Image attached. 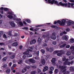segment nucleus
Masks as SVG:
<instances>
[{
  "label": "nucleus",
  "mask_w": 74,
  "mask_h": 74,
  "mask_svg": "<svg viewBox=\"0 0 74 74\" xmlns=\"http://www.w3.org/2000/svg\"><path fill=\"white\" fill-rule=\"evenodd\" d=\"M59 4L61 6H62L64 7V6H65V7H66L67 6V3H62V2H60L59 3Z\"/></svg>",
  "instance_id": "nucleus-7"
},
{
  "label": "nucleus",
  "mask_w": 74,
  "mask_h": 74,
  "mask_svg": "<svg viewBox=\"0 0 74 74\" xmlns=\"http://www.w3.org/2000/svg\"><path fill=\"white\" fill-rule=\"evenodd\" d=\"M70 42L72 43H73V42H74V39L73 38L70 39Z\"/></svg>",
  "instance_id": "nucleus-32"
},
{
  "label": "nucleus",
  "mask_w": 74,
  "mask_h": 74,
  "mask_svg": "<svg viewBox=\"0 0 74 74\" xmlns=\"http://www.w3.org/2000/svg\"><path fill=\"white\" fill-rule=\"evenodd\" d=\"M29 62L32 63H36V61L33 60V58H31L29 59Z\"/></svg>",
  "instance_id": "nucleus-9"
},
{
  "label": "nucleus",
  "mask_w": 74,
  "mask_h": 74,
  "mask_svg": "<svg viewBox=\"0 0 74 74\" xmlns=\"http://www.w3.org/2000/svg\"><path fill=\"white\" fill-rule=\"evenodd\" d=\"M56 60V58H52L51 61L53 64H55V63Z\"/></svg>",
  "instance_id": "nucleus-13"
},
{
  "label": "nucleus",
  "mask_w": 74,
  "mask_h": 74,
  "mask_svg": "<svg viewBox=\"0 0 74 74\" xmlns=\"http://www.w3.org/2000/svg\"><path fill=\"white\" fill-rule=\"evenodd\" d=\"M23 30H28V28L27 27H24V28H23Z\"/></svg>",
  "instance_id": "nucleus-52"
},
{
  "label": "nucleus",
  "mask_w": 74,
  "mask_h": 74,
  "mask_svg": "<svg viewBox=\"0 0 74 74\" xmlns=\"http://www.w3.org/2000/svg\"><path fill=\"white\" fill-rule=\"evenodd\" d=\"M39 29H40L38 28H35L34 31V32H37V30H38Z\"/></svg>",
  "instance_id": "nucleus-40"
},
{
  "label": "nucleus",
  "mask_w": 74,
  "mask_h": 74,
  "mask_svg": "<svg viewBox=\"0 0 74 74\" xmlns=\"http://www.w3.org/2000/svg\"><path fill=\"white\" fill-rule=\"evenodd\" d=\"M50 69V70H51V71H53L54 70V68L52 66H51L50 68H49Z\"/></svg>",
  "instance_id": "nucleus-26"
},
{
  "label": "nucleus",
  "mask_w": 74,
  "mask_h": 74,
  "mask_svg": "<svg viewBox=\"0 0 74 74\" xmlns=\"http://www.w3.org/2000/svg\"><path fill=\"white\" fill-rule=\"evenodd\" d=\"M55 0H52V1H50V3H49V4H50V3H51V4H53V3H54L55 2Z\"/></svg>",
  "instance_id": "nucleus-33"
},
{
  "label": "nucleus",
  "mask_w": 74,
  "mask_h": 74,
  "mask_svg": "<svg viewBox=\"0 0 74 74\" xmlns=\"http://www.w3.org/2000/svg\"><path fill=\"white\" fill-rule=\"evenodd\" d=\"M40 51L42 52V53L43 55V54H44V53L45 52V50H44L43 49H41L40 50Z\"/></svg>",
  "instance_id": "nucleus-29"
},
{
  "label": "nucleus",
  "mask_w": 74,
  "mask_h": 74,
  "mask_svg": "<svg viewBox=\"0 0 74 74\" xmlns=\"http://www.w3.org/2000/svg\"><path fill=\"white\" fill-rule=\"evenodd\" d=\"M68 8H70V7H71V3H68Z\"/></svg>",
  "instance_id": "nucleus-46"
},
{
  "label": "nucleus",
  "mask_w": 74,
  "mask_h": 74,
  "mask_svg": "<svg viewBox=\"0 0 74 74\" xmlns=\"http://www.w3.org/2000/svg\"><path fill=\"white\" fill-rule=\"evenodd\" d=\"M27 51L24 52L23 53V54L24 55H27V56L28 58H29L30 57H32V55L31 54H29V51L30 52H33V50H31L30 49H27Z\"/></svg>",
  "instance_id": "nucleus-1"
},
{
  "label": "nucleus",
  "mask_w": 74,
  "mask_h": 74,
  "mask_svg": "<svg viewBox=\"0 0 74 74\" xmlns=\"http://www.w3.org/2000/svg\"><path fill=\"white\" fill-rule=\"evenodd\" d=\"M8 35L10 36H12V34H11V32L10 31L8 33Z\"/></svg>",
  "instance_id": "nucleus-44"
},
{
  "label": "nucleus",
  "mask_w": 74,
  "mask_h": 74,
  "mask_svg": "<svg viewBox=\"0 0 74 74\" xmlns=\"http://www.w3.org/2000/svg\"><path fill=\"white\" fill-rule=\"evenodd\" d=\"M51 27H52V28H54L55 29H56V27H57L55 25H52L51 26Z\"/></svg>",
  "instance_id": "nucleus-45"
},
{
  "label": "nucleus",
  "mask_w": 74,
  "mask_h": 74,
  "mask_svg": "<svg viewBox=\"0 0 74 74\" xmlns=\"http://www.w3.org/2000/svg\"><path fill=\"white\" fill-rule=\"evenodd\" d=\"M70 65V62H67V65H68V66H69V65Z\"/></svg>",
  "instance_id": "nucleus-64"
},
{
  "label": "nucleus",
  "mask_w": 74,
  "mask_h": 74,
  "mask_svg": "<svg viewBox=\"0 0 74 74\" xmlns=\"http://www.w3.org/2000/svg\"><path fill=\"white\" fill-rule=\"evenodd\" d=\"M4 33V32L1 31H0V37H1V34H3Z\"/></svg>",
  "instance_id": "nucleus-55"
},
{
  "label": "nucleus",
  "mask_w": 74,
  "mask_h": 74,
  "mask_svg": "<svg viewBox=\"0 0 74 74\" xmlns=\"http://www.w3.org/2000/svg\"><path fill=\"white\" fill-rule=\"evenodd\" d=\"M70 70L71 71L74 72V67H71L70 69Z\"/></svg>",
  "instance_id": "nucleus-21"
},
{
  "label": "nucleus",
  "mask_w": 74,
  "mask_h": 74,
  "mask_svg": "<svg viewBox=\"0 0 74 74\" xmlns=\"http://www.w3.org/2000/svg\"><path fill=\"white\" fill-rule=\"evenodd\" d=\"M0 45H3V46H4L5 45V43L4 42L0 43Z\"/></svg>",
  "instance_id": "nucleus-47"
},
{
  "label": "nucleus",
  "mask_w": 74,
  "mask_h": 74,
  "mask_svg": "<svg viewBox=\"0 0 74 74\" xmlns=\"http://www.w3.org/2000/svg\"><path fill=\"white\" fill-rule=\"evenodd\" d=\"M67 62H66L65 61L63 63V65L64 66H66V65H67Z\"/></svg>",
  "instance_id": "nucleus-58"
},
{
  "label": "nucleus",
  "mask_w": 74,
  "mask_h": 74,
  "mask_svg": "<svg viewBox=\"0 0 74 74\" xmlns=\"http://www.w3.org/2000/svg\"><path fill=\"white\" fill-rule=\"evenodd\" d=\"M59 52L60 53H62V54L64 53V51H63V50H61L59 51Z\"/></svg>",
  "instance_id": "nucleus-37"
},
{
  "label": "nucleus",
  "mask_w": 74,
  "mask_h": 74,
  "mask_svg": "<svg viewBox=\"0 0 74 74\" xmlns=\"http://www.w3.org/2000/svg\"><path fill=\"white\" fill-rule=\"evenodd\" d=\"M13 45H14V46L16 47V46H17V45H18V43L16 42H14L13 43Z\"/></svg>",
  "instance_id": "nucleus-30"
},
{
  "label": "nucleus",
  "mask_w": 74,
  "mask_h": 74,
  "mask_svg": "<svg viewBox=\"0 0 74 74\" xmlns=\"http://www.w3.org/2000/svg\"><path fill=\"white\" fill-rule=\"evenodd\" d=\"M66 46V44L65 43L63 44L62 45H61L60 46V48H63L65 47V46Z\"/></svg>",
  "instance_id": "nucleus-23"
},
{
  "label": "nucleus",
  "mask_w": 74,
  "mask_h": 74,
  "mask_svg": "<svg viewBox=\"0 0 74 74\" xmlns=\"http://www.w3.org/2000/svg\"><path fill=\"white\" fill-rule=\"evenodd\" d=\"M10 23L12 27H15V24L14 23L13 21H10Z\"/></svg>",
  "instance_id": "nucleus-8"
},
{
  "label": "nucleus",
  "mask_w": 74,
  "mask_h": 74,
  "mask_svg": "<svg viewBox=\"0 0 74 74\" xmlns=\"http://www.w3.org/2000/svg\"><path fill=\"white\" fill-rule=\"evenodd\" d=\"M48 70V67L47 66H45L43 70V72H45L46 71H47Z\"/></svg>",
  "instance_id": "nucleus-12"
},
{
  "label": "nucleus",
  "mask_w": 74,
  "mask_h": 74,
  "mask_svg": "<svg viewBox=\"0 0 74 74\" xmlns=\"http://www.w3.org/2000/svg\"><path fill=\"white\" fill-rule=\"evenodd\" d=\"M7 17L9 18V19H12L13 18V16L11 15H8L7 16Z\"/></svg>",
  "instance_id": "nucleus-24"
},
{
  "label": "nucleus",
  "mask_w": 74,
  "mask_h": 74,
  "mask_svg": "<svg viewBox=\"0 0 74 74\" xmlns=\"http://www.w3.org/2000/svg\"><path fill=\"white\" fill-rule=\"evenodd\" d=\"M71 52L69 51H67L66 53V55L67 56H70V55H71Z\"/></svg>",
  "instance_id": "nucleus-22"
},
{
  "label": "nucleus",
  "mask_w": 74,
  "mask_h": 74,
  "mask_svg": "<svg viewBox=\"0 0 74 74\" xmlns=\"http://www.w3.org/2000/svg\"><path fill=\"white\" fill-rule=\"evenodd\" d=\"M42 26V25H38L37 26L35 27H41V26Z\"/></svg>",
  "instance_id": "nucleus-60"
},
{
  "label": "nucleus",
  "mask_w": 74,
  "mask_h": 74,
  "mask_svg": "<svg viewBox=\"0 0 74 74\" xmlns=\"http://www.w3.org/2000/svg\"><path fill=\"white\" fill-rule=\"evenodd\" d=\"M37 71L38 72V73H41V70L39 69H37Z\"/></svg>",
  "instance_id": "nucleus-48"
},
{
  "label": "nucleus",
  "mask_w": 74,
  "mask_h": 74,
  "mask_svg": "<svg viewBox=\"0 0 74 74\" xmlns=\"http://www.w3.org/2000/svg\"><path fill=\"white\" fill-rule=\"evenodd\" d=\"M62 38L63 39V40H65L66 41H67V40H68L67 39V37L65 35L63 36Z\"/></svg>",
  "instance_id": "nucleus-14"
},
{
  "label": "nucleus",
  "mask_w": 74,
  "mask_h": 74,
  "mask_svg": "<svg viewBox=\"0 0 74 74\" xmlns=\"http://www.w3.org/2000/svg\"><path fill=\"white\" fill-rule=\"evenodd\" d=\"M26 22H27V23H31V21L29 19H27L26 20Z\"/></svg>",
  "instance_id": "nucleus-27"
},
{
  "label": "nucleus",
  "mask_w": 74,
  "mask_h": 74,
  "mask_svg": "<svg viewBox=\"0 0 74 74\" xmlns=\"http://www.w3.org/2000/svg\"><path fill=\"white\" fill-rule=\"evenodd\" d=\"M25 62L26 63H28V64H29V62H30V61H29V60H26L25 61Z\"/></svg>",
  "instance_id": "nucleus-42"
},
{
  "label": "nucleus",
  "mask_w": 74,
  "mask_h": 74,
  "mask_svg": "<svg viewBox=\"0 0 74 74\" xmlns=\"http://www.w3.org/2000/svg\"><path fill=\"white\" fill-rule=\"evenodd\" d=\"M36 71H32V72H31V74H36Z\"/></svg>",
  "instance_id": "nucleus-56"
},
{
  "label": "nucleus",
  "mask_w": 74,
  "mask_h": 74,
  "mask_svg": "<svg viewBox=\"0 0 74 74\" xmlns=\"http://www.w3.org/2000/svg\"><path fill=\"white\" fill-rule=\"evenodd\" d=\"M41 62L43 65H45V60L44 59H42L41 60Z\"/></svg>",
  "instance_id": "nucleus-15"
},
{
  "label": "nucleus",
  "mask_w": 74,
  "mask_h": 74,
  "mask_svg": "<svg viewBox=\"0 0 74 74\" xmlns=\"http://www.w3.org/2000/svg\"><path fill=\"white\" fill-rule=\"evenodd\" d=\"M51 38L52 40H55L56 39V34L55 32H53L52 34V35L50 37Z\"/></svg>",
  "instance_id": "nucleus-4"
},
{
  "label": "nucleus",
  "mask_w": 74,
  "mask_h": 74,
  "mask_svg": "<svg viewBox=\"0 0 74 74\" xmlns=\"http://www.w3.org/2000/svg\"><path fill=\"white\" fill-rule=\"evenodd\" d=\"M26 71H27V69H26L25 68H24L23 69L22 71V73H25L26 72Z\"/></svg>",
  "instance_id": "nucleus-18"
},
{
  "label": "nucleus",
  "mask_w": 74,
  "mask_h": 74,
  "mask_svg": "<svg viewBox=\"0 0 74 74\" xmlns=\"http://www.w3.org/2000/svg\"><path fill=\"white\" fill-rule=\"evenodd\" d=\"M35 59L36 60H39V59H40L39 57H38V56L35 57Z\"/></svg>",
  "instance_id": "nucleus-54"
},
{
  "label": "nucleus",
  "mask_w": 74,
  "mask_h": 74,
  "mask_svg": "<svg viewBox=\"0 0 74 74\" xmlns=\"http://www.w3.org/2000/svg\"><path fill=\"white\" fill-rule=\"evenodd\" d=\"M66 22V20L63 19L62 20L61 22V21H60V20H58L57 22L58 23H59L60 24V26H63V25H65Z\"/></svg>",
  "instance_id": "nucleus-2"
},
{
  "label": "nucleus",
  "mask_w": 74,
  "mask_h": 74,
  "mask_svg": "<svg viewBox=\"0 0 74 74\" xmlns=\"http://www.w3.org/2000/svg\"><path fill=\"white\" fill-rule=\"evenodd\" d=\"M58 71H59V70L58 69H56L54 71V72L56 74H57L58 73Z\"/></svg>",
  "instance_id": "nucleus-34"
},
{
  "label": "nucleus",
  "mask_w": 74,
  "mask_h": 74,
  "mask_svg": "<svg viewBox=\"0 0 74 74\" xmlns=\"http://www.w3.org/2000/svg\"><path fill=\"white\" fill-rule=\"evenodd\" d=\"M30 66H25V69H30Z\"/></svg>",
  "instance_id": "nucleus-43"
},
{
  "label": "nucleus",
  "mask_w": 74,
  "mask_h": 74,
  "mask_svg": "<svg viewBox=\"0 0 74 74\" xmlns=\"http://www.w3.org/2000/svg\"><path fill=\"white\" fill-rule=\"evenodd\" d=\"M37 41L38 44H41V39L39 37Z\"/></svg>",
  "instance_id": "nucleus-17"
},
{
  "label": "nucleus",
  "mask_w": 74,
  "mask_h": 74,
  "mask_svg": "<svg viewBox=\"0 0 74 74\" xmlns=\"http://www.w3.org/2000/svg\"><path fill=\"white\" fill-rule=\"evenodd\" d=\"M14 20L16 21H16V23H18V21H21V18H14Z\"/></svg>",
  "instance_id": "nucleus-11"
},
{
  "label": "nucleus",
  "mask_w": 74,
  "mask_h": 74,
  "mask_svg": "<svg viewBox=\"0 0 74 74\" xmlns=\"http://www.w3.org/2000/svg\"><path fill=\"white\" fill-rule=\"evenodd\" d=\"M15 57V56L14 55H13L10 56V58L11 59H14Z\"/></svg>",
  "instance_id": "nucleus-20"
},
{
  "label": "nucleus",
  "mask_w": 74,
  "mask_h": 74,
  "mask_svg": "<svg viewBox=\"0 0 74 74\" xmlns=\"http://www.w3.org/2000/svg\"><path fill=\"white\" fill-rule=\"evenodd\" d=\"M54 4H56L58 6H60V5L59 3H58V1H57L55 0Z\"/></svg>",
  "instance_id": "nucleus-19"
},
{
  "label": "nucleus",
  "mask_w": 74,
  "mask_h": 74,
  "mask_svg": "<svg viewBox=\"0 0 74 74\" xmlns=\"http://www.w3.org/2000/svg\"><path fill=\"white\" fill-rule=\"evenodd\" d=\"M59 50H56L54 51L53 52V54H56L57 53H59Z\"/></svg>",
  "instance_id": "nucleus-28"
},
{
  "label": "nucleus",
  "mask_w": 74,
  "mask_h": 74,
  "mask_svg": "<svg viewBox=\"0 0 74 74\" xmlns=\"http://www.w3.org/2000/svg\"><path fill=\"white\" fill-rule=\"evenodd\" d=\"M70 49H73V50L74 51V46H72L70 48Z\"/></svg>",
  "instance_id": "nucleus-39"
},
{
  "label": "nucleus",
  "mask_w": 74,
  "mask_h": 74,
  "mask_svg": "<svg viewBox=\"0 0 74 74\" xmlns=\"http://www.w3.org/2000/svg\"><path fill=\"white\" fill-rule=\"evenodd\" d=\"M70 47V45H67L66 46V48H69Z\"/></svg>",
  "instance_id": "nucleus-57"
},
{
  "label": "nucleus",
  "mask_w": 74,
  "mask_h": 74,
  "mask_svg": "<svg viewBox=\"0 0 74 74\" xmlns=\"http://www.w3.org/2000/svg\"><path fill=\"white\" fill-rule=\"evenodd\" d=\"M6 72L8 74H9L11 72V70L10 69H7L6 71Z\"/></svg>",
  "instance_id": "nucleus-31"
},
{
  "label": "nucleus",
  "mask_w": 74,
  "mask_h": 74,
  "mask_svg": "<svg viewBox=\"0 0 74 74\" xmlns=\"http://www.w3.org/2000/svg\"><path fill=\"white\" fill-rule=\"evenodd\" d=\"M36 42V40L35 39H33L30 42V45H32L33 44H35Z\"/></svg>",
  "instance_id": "nucleus-10"
},
{
  "label": "nucleus",
  "mask_w": 74,
  "mask_h": 74,
  "mask_svg": "<svg viewBox=\"0 0 74 74\" xmlns=\"http://www.w3.org/2000/svg\"><path fill=\"white\" fill-rule=\"evenodd\" d=\"M32 67L33 69H36L37 68V66L35 65H33L32 66Z\"/></svg>",
  "instance_id": "nucleus-53"
},
{
  "label": "nucleus",
  "mask_w": 74,
  "mask_h": 74,
  "mask_svg": "<svg viewBox=\"0 0 74 74\" xmlns=\"http://www.w3.org/2000/svg\"><path fill=\"white\" fill-rule=\"evenodd\" d=\"M7 66V65L6 64H4L3 66V68H6Z\"/></svg>",
  "instance_id": "nucleus-50"
},
{
  "label": "nucleus",
  "mask_w": 74,
  "mask_h": 74,
  "mask_svg": "<svg viewBox=\"0 0 74 74\" xmlns=\"http://www.w3.org/2000/svg\"><path fill=\"white\" fill-rule=\"evenodd\" d=\"M70 60H73L74 59V57L72 56H71L69 57Z\"/></svg>",
  "instance_id": "nucleus-36"
},
{
  "label": "nucleus",
  "mask_w": 74,
  "mask_h": 74,
  "mask_svg": "<svg viewBox=\"0 0 74 74\" xmlns=\"http://www.w3.org/2000/svg\"><path fill=\"white\" fill-rule=\"evenodd\" d=\"M20 26H23V23H22L21 21H18V23H17Z\"/></svg>",
  "instance_id": "nucleus-16"
},
{
  "label": "nucleus",
  "mask_w": 74,
  "mask_h": 74,
  "mask_svg": "<svg viewBox=\"0 0 74 74\" xmlns=\"http://www.w3.org/2000/svg\"><path fill=\"white\" fill-rule=\"evenodd\" d=\"M53 45H56V41H54L53 42Z\"/></svg>",
  "instance_id": "nucleus-61"
},
{
  "label": "nucleus",
  "mask_w": 74,
  "mask_h": 74,
  "mask_svg": "<svg viewBox=\"0 0 74 74\" xmlns=\"http://www.w3.org/2000/svg\"><path fill=\"white\" fill-rule=\"evenodd\" d=\"M4 10L5 11H7L8 10V8H4Z\"/></svg>",
  "instance_id": "nucleus-49"
},
{
  "label": "nucleus",
  "mask_w": 74,
  "mask_h": 74,
  "mask_svg": "<svg viewBox=\"0 0 74 74\" xmlns=\"http://www.w3.org/2000/svg\"><path fill=\"white\" fill-rule=\"evenodd\" d=\"M71 25H74V22L71 21H70L67 22V26H71Z\"/></svg>",
  "instance_id": "nucleus-6"
},
{
  "label": "nucleus",
  "mask_w": 74,
  "mask_h": 74,
  "mask_svg": "<svg viewBox=\"0 0 74 74\" xmlns=\"http://www.w3.org/2000/svg\"><path fill=\"white\" fill-rule=\"evenodd\" d=\"M2 60L4 62H5V61L7 60V58L4 57V58H3L2 59Z\"/></svg>",
  "instance_id": "nucleus-38"
},
{
  "label": "nucleus",
  "mask_w": 74,
  "mask_h": 74,
  "mask_svg": "<svg viewBox=\"0 0 74 74\" xmlns=\"http://www.w3.org/2000/svg\"><path fill=\"white\" fill-rule=\"evenodd\" d=\"M67 68V66H62L60 65L59 66V69H60L61 71L63 70L64 69H65L66 68Z\"/></svg>",
  "instance_id": "nucleus-5"
},
{
  "label": "nucleus",
  "mask_w": 74,
  "mask_h": 74,
  "mask_svg": "<svg viewBox=\"0 0 74 74\" xmlns=\"http://www.w3.org/2000/svg\"><path fill=\"white\" fill-rule=\"evenodd\" d=\"M53 51V49L52 48L50 47L49 49V52H52V51Z\"/></svg>",
  "instance_id": "nucleus-25"
},
{
  "label": "nucleus",
  "mask_w": 74,
  "mask_h": 74,
  "mask_svg": "<svg viewBox=\"0 0 74 74\" xmlns=\"http://www.w3.org/2000/svg\"><path fill=\"white\" fill-rule=\"evenodd\" d=\"M3 37L4 38H7V36L5 35V34H4L3 35Z\"/></svg>",
  "instance_id": "nucleus-59"
},
{
  "label": "nucleus",
  "mask_w": 74,
  "mask_h": 74,
  "mask_svg": "<svg viewBox=\"0 0 74 74\" xmlns=\"http://www.w3.org/2000/svg\"><path fill=\"white\" fill-rule=\"evenodd\" d=\"M23 59H25L26 58V55H24L23 56Z\"/></svg>",
  "instance_id": "nucleus-62"
},
{
  "label": "nucleus",
  "mask_w": 74,
  "mask_h": 74,
  "mask_svg": "<svg viewBox=\"0 0 74 74\" xmlns=\"http://www.w3.org/2000/svg\"><path fill=\"white\" fill-rule=\"evenodd\" d=\"M70 29L69 28H67L66 29V31L67 32H69V31H70Z\"/></svg>",
  "instance_id": "nucleus-63"
},
{
  "label": "nucleus",
  "mask_w": 74,
  "mask_h": 74,
  "mask_svg": "<svg viewBox=\"0 0 74 74\" xmlns=\"http://www.w3.org/2000/svg\"><path fill=\"white\" fill-rule=\"evenodd\" d=\"M57 55L58 56H61V55H62V53H61L60 52V53H58L57 54Z\"/></svg>",
  "instance_id": "nucleus-35"
},
{
  "label": "nucleus",
  "mask_w": 74,
  "mask_h": 74,
  "mask_svg": "<svg viewBox=\"0 0 74 74\" xmlns=\"http://www.w3.org/2000/svg\"><path fill=\"white\" fill-rule=\"evenodd\" d=\"M42 37L45 38H46L47 39L45 40V42H48V41L49 40V38H50L49 36L48 35H43L42 36Z\"/></svg>",
  "instance_id": "nucleus-3"
},
{
  "label": "nucleus",
  "mask_w": 74,
  "mask_h": 74,
  "mask_svg": "<svg viewBox=\"0 0 74 74\" xmlns=\"http://www.w3.org/2000/svg\"><path fill=\"white\" fill-rule=\"evenodd\" d=\"M69 73H70V72L69 71H67L64 73L63 74H69Z\"/></svg>",
  "instance_id": "nucleus-41"
},
{
  "label": "nucleus",
  "mask_w": 74,
  "mask_h": 74,
  "mask_svg": "<svg viewBox=\"0 0 74 74\" xmlns=\"http://www.w3.org/2000/svg\"><path fill=\"white\" fill-rule=\"evenodd\" d=\"M66 60V57H64L62 58V60L63 62H64Z\"/></svg>",
  "instance_id": "nucleus-51"
}]
</instances>
